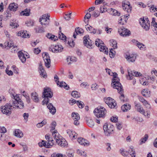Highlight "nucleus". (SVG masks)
Segmentation results:
<instances>
[{"instance_id": "nucleus-7", "label": "nucleus", "mask_w": 157, "mask_h": 157, "mask_svg": "<svg viewBox=\"0 0 157 157\" xmlns=\"http://www.w3.org/2000/svg\"><path fill=\"white\" fill-rule=\"evenodd\" d=\"M104 101L111 108H114L117 105L115 101L110 97L105 98Z\"/></svg>"}, {"instance_id": "nucleus-61", "label": "nucleus", "mask_w": 157, "mask_h": 157, "mask_svg": "<svg viewBox=\"0 0 157 157\" xmlns=\"http://www.w3.org/2000/svg\"><path fill=\"white\" fill-rule=\"evenodd\" d=\"M95 44V45L99 47H100V45L101 44V43L100 42V40L99 39H97L96 40Z\"/></svg>"}, {"instance_id": "nucleus-22", "label": "nucleus", "mask_w": 157, "mask_h": 157, "mask_svg": "<svg viewBox=\"0 0 157 157\" xmlns=\"http://www.w3.org/2000/svg\"><path fill=\"white\" fill-rule=\"evenodd\" d=\"M18 55L22 62L23 63L25 62L26 61L25 56H27L28 55L27 54L25 55L24 53H23L21 51H20L18 53Z\"/></svg>"}, {"instance_id": "nucleus-48", "label": "nucleus", "mask_w": 157, "mask_h": 157, "mask_svg": "<svg viewBox=\"0 0 157 157\" xmlns=\"http://www.w3.org/2000/svg\"><path fill=\"white\" fill-rule=\"evenodd\" d=\"M44 27H39L38 29H35L36 31V33H41L44 32V29L43 28Z\"/></svg>"}, {"instance_id": "nucleus-13", "label": "nucleus", "mask_w": 157, "mask_h": 157, "mask_svg": "<svg viewBox=\"0 0 157 157\" xmlns=\"http://www.w3.org/2000/svg\"><path fill=\"white\" fill-rule=\"evenodd\" d=\"M63 49V48L61 45H56L54 47L50 48L49 50L52 51L53 52L57 53L61 52Z\"/></svg>"}, {"instance_id": "nucleus-19", "label": "nucleus", "mask_w": 157, "mask_h": 157, "mask_svg": "<svg viewBox=\"0 0 157 157\" xmlns=\"http://www.w3.org/2000/svg\"><path fill=\"white\" fill-rule=\"evenodd\" d=\"M78 141L80 144L84 146H87L90 145L89 141L82 137L78 138Z\"/></svg>"}, {"instance_id": "nucleus-31", "label": "nucleus", "mask_w": 157, "mask_h": 157, "mask_svg": "<svg viewBox=\"0 0 157 157\" xmlns=\"http://www.w3.org/2000/svg\"><path fill=\"white\" fill-rule=\"evenodd\" d=\"M30 9H26L24 11H22L20 13V15L22 16H29L30 15Z\"/></svg>"}, {"instance_id": "nucleus-9", "label": "nucleus", "mask_w": 157, "mask_h": 157, "mask_svg": "<svg viewBox=\"0 0 157 157\" xmlns=\"http://www.w3.org/2000/svg\"><path fill=\"white\" fill-rule=\"evenodd\" d=\"M118 32L121 36H127L130 35V32L127 29H125L123 26L118 29Z\"/></svg>"}, {"instance_id": "nucleus-3", "label": "nucleus", "mask_w": 157, "mask_h": 157, "mask_svg": "<svg viewBox=\"0 0 157 157\" xmlns=\"http://www.w3.org/2000/svg\"><path fill=\"white\" fill-rule=\"evenodd\" d=\"M113 129V126L110 124L105 123L103 126L105 135L107 136H110L112 133Z\"/></svg>"}, {"instance_id": "nucleus-33", "label": "nucleus", "mask_w": 157, "mask_h": 157, "mask_svg": "<svg viewBox=\"0 0 157 157\" xmlns=\"http://www.w3.org/2000/svg\"><path fill=\"white\" fill-rule=\"evenodd\" d=\"M71 95L73 97L75 98H79L80 96V93L76 91H73L71 93Z\"/></svg>"}, {"instance_id": "nucleus-53", "label": "nucleus", "mask_w": 157, "mask_h": 157, "mask_svg": "<svg viewBox=\"0 0 157 157\" xmlns=\"http://www.w3.org/2000/svg\"><path fill=\"white\" fill-rule=\"evenodd\" d=\"M59 39L63 40H65L66 39V36L62 33H61V34H59Z\"/></svg>"}, {"instance_id": "nucleus-4", "label": "nucleus", "mask_w": 157, "mask_h": 157, "mask_svg": "<svg viewBox=\"0 0 157 157\" xmlns=\"http://www.w3.org/2000/svg\"><path fill=\"white\" fill-rule=\"evenodd\" d=\"M94 113L97 117L98 118L103 117L106 113V111L104 108L101 107L99 109H95Z\"/></svg>"}, {"instance_id": "nucleus-27", "label": "nucleus", "mask_w": 157, "mask_h": 157, "mask_svg": "<svg viewBox=\"0 0 157 157\" xmlns=\"http://www.w3.org/2000/svg\"><path fill=\"white\" fill-rule=\"evenodd\" d=\"M39 72L40 73V75L41 76L44 78L46 75V72L44 70V69L43 68V67L42 65H40L39 67Z\"/></svg>"}, {"instance_id": "nucleus-11", "label": "nucleus", "mask_w": 157, "mask_h": 157, "mask_svg": "<svg viewBox=\"0 0 157 157\" xmlns=\"http://www.w3.org/2000/svg\"><path fill=\"white\" fill-rule=\"evenodd\" d=\"M84 45L87 48H91L93 47L92 41L89 38V36L87 35L83 37Z\"/></svg>"}, {"instance_id": "nucleus-49", "label": "nucleus", "mask_w": 157, "mask_h": 157, "mask_svg": "<svg viewBox=\"0 0 157 157\" xmlns=\"http://www.w3.org/2000/svg\"><path fill=\"white\" fill-rule=\"evenodd\" d=\"M71 13H69L66 14L64 18L66 20L68 21L71 18Z\"/></svg>"}, {"instance_id": "nucleus-38", "label": "nucleus", "mask_w": 157, "mask_h": 157, "mask_svg": "<svg viewBox=\"0 0 157 157\" xmlns=\"http://www.w3.org/2000/svg\"><path fill=\"white\" fill-rule=\"evenodd\" d=\"M75 32L76 34H82L84 32V30L82 28L78 27L75 29Z\"/></svg>"}, {"instance_id": "nucleus-51", "label": "nucleus", "mask_w": 157, "mask_h": 157, "mask_svg": "<svg viewBox=\"0 0 157 157\" xmlns=\"http://www.w3.org/2000/svg\"><path fill=\"white\" fill-rule=\"evenodd\" d=\"M25 24L28 26H32L33 25V21L31 20L27 21H26Z\"/></svg>"}, {"instance_id": "nucleus-50", "label": "nucleus", "mask_w": 157, "mask_h": 157, "mask_svg": "<svg viewBox=\"0 0 157 157\" xmlns=\"http://www.w3.org/2000/svg\"><path fill=\"white\" fill-rule=\"evenodd\" d=\"M138 99L140 101L143 103V105L146 104L147 101L142 97L139 96L138 97Z\"/></svg>"}, {"instance_id": "nucleus-56", "label": "nucleus", "mask_w": 157, "mask_h": 157, "mask_svg": "<svg viewBox=\"0 0 157 157\" xmlns=\"http://www.w3.org/2000/svg\"><path fill=\"white\" fill-rule=\"evenodd\" d=\"M125 16H122L120 17V19L118 21V23L120 25H123L124 24V21H122L123 18H124Z\"/></svg>"}, {"instance_id": "nucleus-14", "label": "nucleus", "mask_w": 157, "mask_h": 157, "mask_svg": "<svg viewBox=\"0 0 157 157\" xmlns=\"http://www.w3.org/2000/svg\"><path fill=\"white\" fill-rule=\"evenodd\" d=\"M136 54L129 53L126 55L125 58L129 62H134L136 59Z\"/></svg>"}, {"instance_id": "nucleus-63", "label": "nucleus", "mask_w": 157, "mask_h": 157, "mask_svg": "<svg viewBox=\"0 0 157 157\" xmlns=\"http://www.w3.org/2000/svg\"><path fill=\"white\" fill-rule=\"evenodd\" d=\"M134 74H133L134 76H135L136 77H140L141 76L142 74L138 72L135 71L134 72Z\"/></svg>"}, {"instance_id": "nucleus-23", "label": "nucleus", "mask_w": 157, "mask_h": 157, "mask_svg": "<svg viewBox=\"0 0 157 157\" xmlns=\"http://www.w3.org/2000/svg\"><path fill=\"white\" fill-rule=\"evenodd\" d=\"M107 11L110 14L114 16H120L121 15L120 13L116 10L112 8H110Z\"/></svg>"}, {"instance_id": "nucleus-1", "label": "nucleus", "mask_w": 157, "mask_h": 157, "mask_svg": "<svg viewBox=\"0 0 157 157\" xmlns=\"http://www.w3.org/2000/svg\"><path fill=\"white\" fill-rule=\"evenodd\" d=\"M53 95V93L50 88L47 87L44 88L42 97L44 99L42 101V104L44 105L46 104L50 113L54 115L56 112V109L52 103L49 102V98H51Z\"/></svg>"}, {"instance_id": "nucleus-41", "label": "nucleus", "mask_w": 157, "mask_h": 157, "mask_svg": "<svg viewBox=\"0 0 157 157\" xmlns=\"http://www.w3.org/2000/svg\"><path fill=\"white\" fill-rule=\"evenodd\" d=\"M142 95L144 97L149 96L150 94V91L147 90L143 89L141 92Z\"/></svg>"}, {"instance_id": "nucleus-28", "label": "nucleus", "mask_w": 157, "mask_h": 157, "mask_svg": "<svg viewBox=\"0 0 157 157\" xmlns=\"http://www.w3.org/2000/svg\"><path fill=\"white\" fill-rule=\"evenodd\" d=\"M85 28L87 31H90L91 33H92L93 34H94L96 33V30L88 24L86 25Z\"/></svg>"}, {"instance_id": "nucleus-21", "label": "nucleus", "mask_w": 157, "mask_h": 157, "mask_svg": "<svg viewBox=\"0 0 157 157\" xmlns=\"http://www.w3.org/2000/svg\"><path fill=\"white\" fill-rule=\"evenodd\" d=\"M17 35L18 36H20L22 38L29 37V34L27 33L26 31H21L17 34Z\"/></svg>"}, {"instance_id": "nucleus-25", "label": "nucleus", "mask_w": 157, "mask_h": 157, "mask_svg": "<svg viewBox=\"0 0 157 157\" xmlns=\"http://www.w3.org/2000/svg\"><path fill=\"white\" fill-rule=\"evenodd\" d=\"M17 108L20 109H23L24 107V104L22 100L18 97L17 98Z\"/></svg>"}, {"instance_id": "nucleus-17", "label": "nucleus", "mask_w": 157, "mask_h": 157, "mask_svg": "<svg viewBox=\"0 0 157 157\" xmlns=\"http://www.w3.org/2000/svg\"><path fill=\"white\" fill-rule=\"evenodd\" d=\"M123 9L127 12L129 13L131 11V7L130 6V3L128 1H125L122 4Z\"/></svg>"}, {"instance_id": "nucleus-24", "label": "nucleus", "mask_w": 157, "mask_h": 157, "mask_svg": "<svg viewBox=\"0 0 157 157\" xmlns=\"http://www.w3.org/2000/svg\"><path fill=\"white\" fill-rule=\"evenodd\" d=\"M18 7V5L15 3H10L9 6V9L10 11H16Z\"/></svg>"}, {"instance_id": "nucleus-8", "label": "nucleus", "mask_w": 157, "mask_h": 157, "mask_svg": "<svg viewBox=\"0 0 157 157\" xmlns=\"http://www.w3.org/2000/svg\"><path fill=\"white\" fill-rule=\"evenodd\" d=\"M140 23L142 27L146 31L149 29L150 25V22L149 21L148 19H146L145 20L144 18H140L139 20Z\"/></svg>"}, {"instance_id": "nucleus-34", "label": "nucleus", "mask_w": 157, "mask_h": 157, "mask_svg": "<svg viewBox=\"0 0 157 157\" xmlns=\"http://www.w3.org/2000/svg\"><path fill=\"white\" fill-rule=\"evenodd\" d=\"M148 7H150L149 10L151 12H155L157 11V6L154 5H151L148 6Z\"/></svg>"}, {"instance_id": "nucleus-16", "label": "nucleus", "mask_w": 157, "mask_h": 157, "mask_svg": "<svg viewBox=\"0 0 157 157\" xmlns=\"http://www.w3.org/2000/svg\"><path fill=\"white\" fill-rule=\"evenodd\" d=\"M43 58L45 62V66L48 68H49L50 66L51 60L48 53H45V56L43 57Z\"/></svg>"}, {"instance_id": "nucleus-36", "label": "nucleus", "mask_w": 157, "mask_h": 157, "mask_svg": "<svg viewBox=\"0 0 157 157\" xmlns=\"http://www.w3.org/2000/svg\"><path fill=\"white\" fill-rule=\"evenodd\" d=\"M88 125L90 127H93L94 125V122L93 120L90 118H88L86 121Z\"/></svg>"}, {"instance_id": "nucleus-58", "label": "nucleus", "mask_w": 157, "mask_h": 157, "mask_svg": "<svg viewBox=\"0 0 157 157\" xmlns=\"http://www.w3.org/2000/svg\"><path fill=\"white\" fill-rule=\"evenodd\" d=\"M10 25L13 28H17L19 26L18 25L16 22L11 23Z\"/></svg>"}, {"instance_id": "nucleus-20", "label": "nucleus", "mask_w": 157, "mask_h": 157, "mask_svg": "<svg viewBox=\"0 0 157 157\" xmlns=\"http://www.w3.org/2000/svg\"><path fill=\"white\" fill-rule=\"evenodd\" d=\"M67 132L71 138L75 139L77 137V134L74 131L68 129L67 131Z\"/></svg>"}, {"instance_id": "nucleus-30", "label": "nucleus", "mask_w": 157, "mask_h": 157, "mask_svg": "<svg viewBox=\"0 0 157 157\" xmlns=\"http://www.w3.org/2000/svg\"><path fill=\"white\" fill-rule=\"evenodd\" d=\"M31 96L32 99L35 102H38L39 100L38 97V95L35 92L32 93L31 94Z\"/></svg>"}, {"instance_id": "nucleus-15", "label": "nucleus", "mask_w": 157, "mask_h": 157, "mask_svg": "<svg viewBox=\"0 0 157 157\" xmlns=\"http://www.w3.org/2000/svg\"><path fill=\"white\" fill-rule=\"evenodd\" d=\"M39 21L40 22L42 27L44 28H45L48 26L50 22V21L48 19H45L44 17H42L41 18H40Z\"/></svg>"}, {"instance_id": "nucleus-62", "label": "nucleus", "mask_w": 157, "mask_h": 157, "mask_svg": "<svg viewBox=\"0 0 157 157\" xmlns=\"http://www.w3.org/2000/svg\"><path fill=\"white\" fill-rule=\"evenodd\" d=\"M23 116L24 118V119L26 122L28 121V118L29 116V115L28 113H25L23 114Z\"/></svg>"}, {"instance_id": "nucleus-42", "label": "nucleus", "mask_w": 157, "mask_h": 157, "mask_svg": "<svg viewBox=\"0 0 157 157\" xmlns=\"http://www.w3.org/2000/svg\"><path fill=\"white\" fill-rule=\"evenodd\" d=\"M67 62H69V61H71V62H76L77 60V58L74 56H68L67 58Z\"/></svg>"}, {"instance_id": "nucleus-59", "label": "nucleus", "mask_w": 157, "mask_h": 157, "mask_svg": "<svg viewBox=\"0 0 157 157\" xmlns=\"http://www.w3.org/2000/svg\"><path fill=\"white\" fill-rule=\"evenodd\" d=\"M110 120L112 122H117L118 121V117H112L111 118Z\"/></svg>"}, {"instance_id": "nucleus-54", "label": "nucleus", "mask_w": 157, "mask_h": 157, "mask_svg": "<svg viewBox=\"0 0 157 157\" xmlns=\"http://www.w3.org/2000/svg\"><path fill=\"white\" fill-rule=\"evenodd\" d=\"M111 42H112V47L114 49H115L117 48V42L116 41L112 40H111Z\"/></svg>"}, {"instance_id": "nucleus-32", "label": "nucleus", "mask_w": 157, "mask_h": 157, "mask_svg": "<svg viewBox=\"0 0 157 157\" xmlns=\"http://www.w3.org/2000/svg\"><path fill=\"white\" fill-rule=\"evenodd\" d=\"M14 135L15 136L20 138L22 137L23 135V133L19 129H16L14 132Z\"/></svg>"}, {"instance_id": "nucleus-60", "label": "nucleus", "mask_w": 157, "mask_h": 157, "mask_svg": "<svg viewBox=\"0 0 157 157\" xmlns=\"http://www.w3.org/2000/svg\"><path fill=\"white\" fill-rule=\"evenodd\" d=\"M6 132V129L4 127H0V132L5 133Z\"/></svg>"}, {"instance_id": "nucleus-43", "label": "nucleus", "mask_w": 157, "mask_h": 157, "mask_svg": "<svg viewBox=\"0 0 157 157\" xmlns=\"http://www.w3.org/2000/svg\"><path fill=\"white\" fill-rule=\"evenodd\" d=\"M148 136L147 134H145L143 137L140 140V144H142L143 143H144L147 140Z\"/></svg>"}, {"instance_id": "nucleus-29", "label": "nucleus", "mask_w": 157, "mask_h": 157, "mask_svg": "<svg viewBox=\"0 0 157 157\" xmlns=\"http://www.w3.org/2000/svg\"><path fill=\"white\" fill-rule=\"evenodd\" d=\"M130 105L127 103L124 104V105L122 106L121 107V109L124 112L127 111L128 110L130 109Z\"/></svg>"}, {"instance_id": "nucleus-26", "label": "nucleus", "mask_w": 157, "mask_h": 157, "mask_svg": "<svg viewBox=\"0 0 157 157\" xmlns=\"http://www.w3.org/2000/svg\"><path fill=\"white\" fill-rule=\"evenodd\" d=\"M100 47L99 50L101 52H102L105 54H108V49L105 46H104V43L101 44L100 45Z\"/></svg>"}, {"instance_id": "nucleus-35", "label": "nucleus", "mask_w": 157, "mask_h": 157, "mask_svg": "<svg viewBox=\"0 0 157 157\" xmlns=\"http://www.w3.org/2000/svg\"><path fill=\"white\" fill-rule=\"evenodd\" d=\"M71 116L74 120H79L80 119L78 113L73 112L71 114Z\"/></svg>"}, {"instance_id": "nucleus-18", "label": "nucleus", "mask_w": 157, "mask_h": 157, "mask_svg": "<svg viewBox=\"0 0 157 157\" xmlns=\"http://www.w3.org/2000/svg\"><path fill=\"white\" fill-rule=\"evenodd\" d=\"M13 99L14 100L10 101L9 103H6L10 108V109L12 110L17 108V98Z\"/></svg>"}, {"instance_id": "nucleus-40", "label": "nucleus", "mask_w": 157, "mask_h": 157, "mask_svg": "<svg viewBox=\"0 0 157 157\" xmlns=\"http://www.w3.org/2000/svg\"><path fill=\"white\" fill-rule=\"evenodd\" d=\"M9 93L10 94L12 98H17L18 97L15 93L14 91L12 89H11L9 90Z\"/></svg>"}, {"instance_id": "nucleus-6", "label": "nucleus", "mask_w": 157, "mask_h": 157, "mask_svg": "<svg viewBox=\"0 0 157 157\" xmlns=\"http://www.w3.org/2000/svg\"><path fill=\"white\" fill-rule=\"evenodd\" d=\"M112 75L113 76V78L112 84V86H113V87L115 88L122 86L121 83L119 82L120 79L117 77V74L116 73H113Z\"/></svg>"}, {"instance_id": "nucleus-46", "label": "nucleus", "mask_w": 157, "mask_h": 157, "mask_svg": "<svg viewBox=\"0 0 157 157\" xmlns=\"http://www.w3.org/2000/svg\"><path fill=\"white\" fill-rule=\"evenodd\" d=\"M76 103L78 107L80 108H83L84 106V103L81 101H77Z\"/></svg>"}, {"instance_id": "nucleus-47", "label": "nucleus", "mask_w": 157, "mask_h": 157, "mask_svg": "<svg viewBox=\"0 0 157 157\" xmlns=\"http://www.w3.org/2000/svg\"><path fill=\"white\" fill-rule=\"evenodd\" d=\"M115 53V52L112 48L110 49L109 55L111 58H112L114 57Z\"/></svg>"}, {"instance_id": "nucleus-45", "label": "nucleus", "mask_w": 157, "mask_h": 157, "mask_svg": "<svg viewBox=\"0 0 157 157\" xmlns=\"http://www.w3.org/2000/svg\"><path fill=\"white\" fill-rule=\"evenodd\" d=\"M59 86L60 87H63L67 90H68L69 88V86H67L65 82L63 81L60 82Z\"/></svg>"}, {"instance_id": "nucleus-44", "label": "nucleus", "mask_w": 157, "mask_h": 157, "mask_svg": "<svg viewBox=\"0 0 157 157\" xmlns=\"http://www.w3.org/2000/svg\"><path fill=\"white\" fill-rule=\"evenodd\" d=\"M120 151L121 155L124 156H127L129 155V152L125 151L123 149H121Z\"/></svg>"}, {"instance_id": "nucleus-57", "label": "nucleus", "mask_w": 157, "mask_h": 157, "mask_svg": "<svg viewBox=\"0 0 157 157\" xmlns=\"http://www.w3.org/2000/svg\"><path fill=\"white\" fill-rule=\"evenodd\" d=\"M116 125L117 128L118 130H121L122 128V124L121 123L117 122L116 124Z\"/></svg>"}, {"instance_id": "nucleus-52", "label": "nucleus", "mask_w": 157, "mask_h": 157, "mask_svg": "<svg viewBox=\"0 0 157 157\" xmlns=\"http://www.w3.org/2000/svg\"><path fill=\"white\" fill-rule=\"evenodd\" d=\"M10 11L7 10L5 13L4 16L5 17H10L11 16V14Z\"/></svg>"}, {"instance_id": "nucleus-55", "label": "nucleus", "mask_w": 157, "mask_h": 157, "mask_svg": "<svg viewBox=\"0 0 157 157\" xmlns=\"http://www.w3.org/2000/svg\"><path fill=\"white\" fill-rule=\"evenodd\" d=\"M151 24L155 28H157V22L155 21V18H152Z\"/></svg>"}, {"instance_id": "nucleus-39", "label": "nucleus", "mask_w": 157, "mask_h": 157, "mask_svg": "<svg viewBox=\"0 0 157 157\" xmlns=\"http://www.w3.org/2000/svg\"><path fill=\"white\" fill-rule=\"evenodd\" d=\"M137 46L141 50H145L146 49V48L145 47V45L140 42L137 44Z\"/></svg>"}, {"instance_id": "nucleus-64", "label": "nucleus", "mask_w": 157, "mask_h": 157, "mask_svg": "<svg viewBox=\"0 0 157 157\" xmlns=\"http://www.w3.org/2000/svg\"><path fill=\"white\" fill-rule=\"evenodd\" d=\"M45 142L44 140H42L41 142H39L38 143V145L40 147H42L43 146H44V147H45Z\"/></svg>"}, {"instance_id": "nucleus-37", "label": "nucleus", "mask_w": 157, "mask_h": 157, "mask_svg": "<svg viewBox=\"0 0 157 157\" xmlns=\"http://www.w3.org/2000/svg\"><path fill=\"white\" fill-rule=\"evenodd\" d=\"M129 151L130 153V154L132 157H135L136 156L135 151L133 149V147L132 146L131 147L129 150Z\"/></svg>"}, {"instance_id": "nucleus-5", "label": "nucleus", "mask_w": 157, "mask_h": 157, "mask_svg": "<svg viewBox=\"0 0 157 157\" xmlns=\"http://www.w3.org/2000/svg\"><path fill=\"white\" fill-rule=\"evenodd\" d=\"M134 105L135 108L137 111L145 116L148 117V113H146L142 105L139 102L135 101L134 102Z\"/></svg>"}, {"instance_id": "nucleus-10", "label": "nucleus", "mask_w": 157, "mask_h": 157, "mask_svg": "<svg viewBox=\"0 0 157 157\" xmlns=\"http://www.w3.org/2000/svg\"><path fill=\"white\" fill-rule=\"evenodd\" d=\"M0 110L4 114L7 115H9L11 113V109L6 104L4 106H2L0 108Z\"/></svg>"}, {"instance_id": "nucleus-2", "label": "nucleus", "mask_w": 157, "mask_h": 157, "mask_svg": "<svg viewBox=\"0 0 157 157\" xmlns=\"http://www.w3.org/2000/svg\"><path fill=\"white\" fill-rule=\"evenodd\" d=\"M52 136L59 145L64 147L67 144L66 140L59 134L57 131H54L52 132Z\"/></svg>"}, {"instance_id": "nucleus-12", "label": "nucleus", "mask_w": 157, "mask_h": 157, "mask_svg": "<svg viewBox=\"0 0 157 157\" xmlns=\"http://www.w3.org/2000/svg\"><path fill=\"white\" fill-rule=\"evenodd\" d=\"M115 89H117L118 93L121 95V96L120 97V99L121 101L124 102L128 101L127 99L126 98L125 99H124V95L123 94L124 90L122 86L119 87H117Z\"/></svg>"}]
</instances>
